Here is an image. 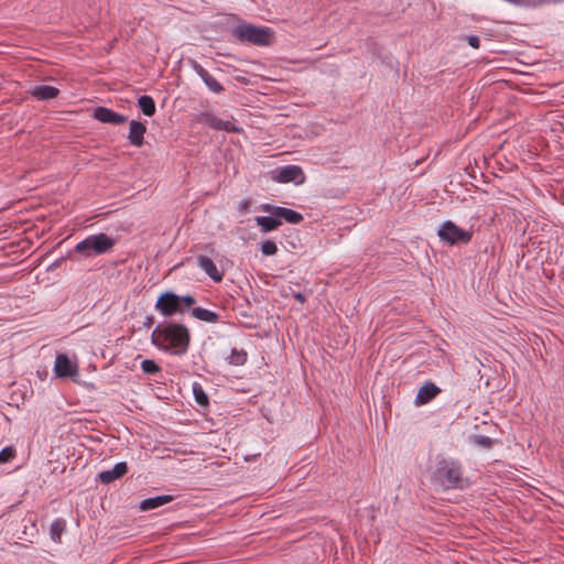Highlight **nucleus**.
Masks as SVG:
<instances>
[{
    "label": "nucleus",
    "instance_id": "15",
    "mask_svg": "<svg viewBox=\"0 0 564 564\" xmlns=\"http://www.w3.org/2000/svg\"><path fill=\"white\" fill-rule=\"evenodd\" d=\"M147 131L145 124L140 121L132 120L130 122L128 139L134 147H141L143 144L144 133Z\"/></svg>",
    "mask_w": 564,
    "mask_h": 564
},
{
    "label": "nucleus",
    "instance_id": "29",
    "mask_svg": "<svg viewBox=\"0 0 564 564\" xmlns=\"http://www.w3.org/2000/svg\"><path fill=\"white\" fill-rule=\"evenodd\" d=\"M467 42L473 48H478L480 45V40L476 35L467 36Z\"/></svg>",
    "mask_w": 564,
    "mask_h": 564
},
{
    "label": "nucleus",
    "instance_id": "2",
    "mask_svg": "<svg viewBox=\"0 0 564 564\" xmlns=\"http://www.w3.org/2000/svg\"><path fill=\"white\" fill-rule=\"evenodd\" d=\"M196 300L192 295H177L173 292H164L159 295L154 308L163 316L170 317L183 313L185 308L192 307Z\"/></svg>",
    "mask_w": 564,
    "mask_h": 564
},
{
    "label": "nucleus",
    "instance_id": "30",
    "mask_svg": "<svg viewBox=\"0 0 564 564\" xmlns=\"http://www.w3.org/2000/svg\"><path fill=\"white\" fill-rule=\"evenodd\" d=\"M294 297H295V300H296V301H299L300 303H304V302H305V296H304V294H302V293H296V294L294 295Z\"/></svg>",
    "mask_w": 564,
    "mask_h": 564
},
{
    "label": "nucleus",
    "instance_id": "19",
    "mask_svg": "<svg viewBox=\"0 0 564 564\" xmlns=\"http://www.w3.org/2000/svg\"><path fill=\"white\" fill-rule=\"evenodd\" d=\"M254 220L263 232L273 231L282 225V221L273 215L272 217L258 216Z\"/></svg>",
    "mask_w": 564,
    "mask_h": 564
},
{
    "label": "nucleus",
    "instance_id": "6",
    "mask_svg": "<svg viewBox=\"0 0 564 564\" xmlns=\"http://www.w3.org/2000/svg\"><path fill=\"white\" fill-rule=\"evenodd\" d=\"M438 237L441 240L446 241L451 245L466 243L471 239V232L458 228L453 221H445L438 230Z\"/></svg>",
    "mask_w": 564,
    "mask_h": 564
},
{
    "label": "nucleus",
    "instance_id": "16",
    "mask_svg": "<svg viewBox=\"0 0 564 564\" xmlns=\"http://www.w3.org/2000/svg\"><path fill=\"white\" fill-rule=\"evenodd\" d=\"M440 392V389L434 383H425L423 387L420 388L416 398H415V404L422 405L430 402L433 398L437 395Z\"/></svg>",
    "mask_w": 564,
    "mask_h": 564
},
{
    "label": "nucleus",
    "instance_id": "8",
    "mask_svg": "<svg viewBox=\"0 0 564 564\" xmlns=\"http://www.w3.org/2000/svg\"><path fill=\"white\" fill-rule=\"evenodd\" d=\"M196 122L207 124L212 129L227 132H240L241 129L230 120H223L210 112H200L196 116Z\"/></svg>",
    "mask_w": 564,
    "mask_h": 564
},
{
    "label": "nucleus",
    "instance_id": "14",
    "mask_svg": "<svg viewBox=\"0 0 564 564\" xmlns=\"http://www.w3.org/2000/svg\"><path fill=\"white\" fill-rule=\"evenodd\" d=\"M198 267L215 282H221L223 281V273L219 272L214 261L206 257L200 256L197 259Z\"/></svg>",
    "mask_w": 564,
    "mask_h": 564
},
{
    "label": "nucleus",
    "instance_id": "18",
    "mask_svg": "<svg viewBox=\"0 0 564 564\" xmlns=\"http://www.w3.org/2000/svg\"><path fill=\"white\" fill-rule=\"evenodd\" d=\"M59 90L48 85H39L32 88L31 94L39 100H47L57 97Z\"/></svg>",
    "mask_w": 564,
    "mask_h": 564
},
{
    "label": "nucleus",
    "instance_id": "21",
    "mask_svg": "<svg viewBox=\"0 0 564 564\" xmlns=\"http://www.w3.org/2000/svg\"><path fill=\"white\" fill-rule=\"evenodd\" d=\"M192 316L207 323H216L218 321L217 313L203 307L194 308L192 311Z\"/></svg>",
    "mask_w": 564,
    "mask_h": 564
},
{
    "label": "nucleus",
    "instance_id": "17",
    "mask_svg": "<svg viewBox=\"0 0 564 564\" xmlns=\"http://www.w3.org/2000/svg\"><path fill=\"white\" fill-rule=\"evenodd\" d=\"M173 501V496L171 495H163L152 498H147L140 502V509L142 511H148L152 509H156L163 505H166L169 502Z\"/></svg>",
    "mask_w": 564,
    "mask_h": 564
},
{
    "label": "nucleus",
    "instance_id": "9",
    "mask_svg": "<svg viewBox=\"0 0 564 564\" xmlns=\"http://www.w3.org/2000/svg\"><path fill=\"white\" fill-rule=\"evenodd\" d=\"M263 212L270 213L271 215L278 217L281 221L284 219L289 224H300L303 220L302 214L285 207L272 206L265 204L261 207Z\"/></svg>",
    "mask_w": 564,
    "mask_h": 564
},
{
    "label": "nucleus",
    "instance_id": "3",
    "mask_svg": "<svg viewBox=\"0 0 564 564\" xmlns=\"http://www.w3.org/2000/svg\"><path fill=\"white\" fill-rule=\"evenodd\" d=\"M434 480L444 489H462L464 479L460 465L453 459L441 460L435 469Z\"/></svg>",
    "mask_w": 564,
    "mask_h": 564
},
{
    "label": "nucleus",
    "instance_id": "25",
    "mask_svg": "<svg viewBox=\"0 0 564 564\" xmlns=\"http://www.w3.org/2000/svg\"><path fill=\"white\" fill-rule=\"evenodd\" d=\"M141 369L147 375H155L161 371V368L155 364V361L150 359H144L141 362Z\"/></svg>",
    "mask_w": 564,
    "mask_h": 564
},
{
    "label": "nucleus",
    "instance_id": "10",
    "mask_svg": "<svg viewBox=\"0 0 564 564\" xmlns=\"http://www.w3.org/2000/svg\"><path fill=\"white\" fill-rule=\"evenodd\" d=\"M275 180L280 183L302 184L305 180V175L302 169L297 165H286L276 171Z\"/></svg>",
    "mask_w": 564,
    "mask_h": 564
},
{
    "label": "nucleus",
    "instance_id": "11",
    "mask_svg": "<svg viewBox=\"0 0 564 564\" xmlns=\"http://www.w3.org/2000/svg\"><path fill=\"white\" fill-rule=\"evenodd\" d=\"M93 117L104 123H110L115 126L122 124L127 121L123 115L115 112L113 110L106 107H98L94 110Z\"/></svg>",
    "mask_w": 564,
    "mask_h": 564
},
{
    "label": "nucleus",
    "instance_id": "1",
    "mask_svg": "<svg viewBox=\"0 0 564 564\" xmlns=\"http://www.w3.org/2000/svg\"><path fill=\"white\" fill-rule=\"evenodd\" d=\"M191 334L183 324H159L152 332L151 343L171 355H184L189 346Z\"/></svg>",
    "mask_w": 564,
    "mask_h": 564
},
{
    "label": "nucleus",
    "instance_id": "24",
    "mask_svg": "<svg viewBox=\"0 0 564 564\" xmlns=\"http://www.w3.org/2000/svg\"><path fill=\"white\" fill-rule=\"evenodd\" d=\"M247 360V354L242 350L232 349L229 356V362L235 366L243 365Z\"/></svg>",
    "mask_w": 564,
    "mask_h": 564
},
{
    "label": "nucleus",
    "instance_id": "31",
    "mask_svg": "<svg viewBox=\"0 0 564 564\" xmlns=\"http://www.w3.org/2000/svg\"><path fill=\"white\" fill-rule=\"evenodd\" d=\"M152 324H153V317L152 316H148L145 318L144 325L150 327Z\"/></svg>",
    "mask_w": 564,
    "mask_h": 564
},
{
    "label": "nucleus",
    "instance_id": "28",
    "mask_svg": "<svg viewBox=\"0 0 564 564\" xmlns=\"http://www.w3.org/2000/svg\"><path fill=\"white\" fill-rule=\"evenodd\" d=\"M250 206H251V200L250 199H243L241 200L239 204H238V210L242 214H246L249 212L250 209Z\"/></svg>",
    "mask_w": 564,
    "mask_h": 564
},
{
    "label": "nucleus",
    "instance_id": "27",
    "mask_svg": "<svg viewBox=\"0 0 564 564\" xmlns=\"http://www.w3.org/2000/svg\"><path fill=\"white\" fill-rule=\"evenodd\" d=\"M261 251L264 256H273L278 252L276 243L272 240H265L261 243Z\"/></svg>",
    "mask_w": 564,
    "mask_h": 564
},
{
    "label": "nucleus",
    "instance_id": "13",
    "mask_svg": "<svg viewBox=\"0 0 564 564\" xmlns=\"http://www.w3.org/2000/svg\"><path fill=\"white\" fill-rule=\"evenodd\" d=\"M128 471V465L124 462L117 463L112 469L105 470L99 474V480L102 484H110L115 481L116 479L121 478L124 476Z\"/></svg>",
    "mask_w": 564,
    "mask_h": 564
},
{
    "label": "nucleus",
    "instance_id": "5",
    "mask_svg": "<svg viewBox=\"0 0 564 564\" xmlns=\"http://www.w3.org/2000/svg\"><path fill=\"white\" fill-rule=\"evenodd\" d=\"M115 243L113 238L101 232L88 236L76 245L75 250L86 257H93L109 252Z\"/></svg>",
    "mask_w": 564,
    "mask_h": 564
},
{
    "label": "nucleus",
    "instance_id": "7",
    "mask_svg": "<svg viewBox=\"0 0 564 564\" xmlns=\"http://www.w3.org/2000/svg\"><path fill=\"white\" fill-rule=\"evenodd\" d=\"M53 371L57 378H70L74 381L79 377V369L76 361L70 360L65 354H57Z\"/></svg>",
    "mask_w": 564,
    "mask_h": 564
},
{
    "label": "nucleus",
    "instance_id": "12",
    "mask_svg": "<svg viewBox=\"0 0 564 564\" xmlns=\"http://www.w3.org/2000/svg\"><path fill=\"white\" fill-rule=\"evenodd\" d=\"M194 69L210 91L215 94H220L224 91V86L214 76H212L203 66H200L199 64H195Z\"/></svg>",
    "mask_w": 564,
    "mask_h": 564
},
{
    "label": "nucleus",
    "instance_id": "26",
    "mask_svg": "<svg viewBox=\"0 0 564 564\" xmlns=\"http://www.w3.org/2000/svg\"><path fill=\"white\" fill-rule=\"evenodd\" d=\"M17 455L13 446H7L0 451V464H7L11 462Z\"/></svg>",
    "mask_w": 564,
    "mask_h": 564
},
{
    "label": "nucleus",
    "instance_id": "4",
    "mask_svg": "<svg viewBox=\"0 0 564 564\" xmlns=\"http://www.w3.org/2000/svg\"><path fill=\"white\" fill-rule=\"evenodd\" d=\"M234 34L242 42L254 45H269L273 41L274 32L268 26H254L252 24H240L234 30Z\"/></svg>",
    "mask_w": 564,
    "mask_h": 564
},
{
    "label": "nucleus",
    "instance_id": "20",
    "mask_svg": "<svg viewBox=\"0 0 564 564\" xmlns=\"http://www.w3.org/2000/svg\"><path fill=\"white\" fill-rule=\"evenodd\" d=\"M138 106L148 117H152L155 113V102L151 96L143 95L138 99Z\"/></svg>",
    "mask_w": 564,
    "mask_h": 564
},
{
    "label": "nucleus",
    "instance_id": "22",
    "mask_svg": "<svg viewBox=\"0 0 564 564\" xmlns=\"http://www.w3.org/2000/svg\"><path fill=\"white\" fill-rule=\"evenodd\" d=\"M66 522L64 519H56L52 522L50 528V534L53 541L61 542V536L65 531Z\"/></svg>",
    "mask_w": 564,
    "mask_h": 564
},
{
    "label": "nucleus",
    "instance_id": "23",
    "mask_svg": "<svg viewBox=\"0 0 564 564\" xmlns=\"http://www.w3.org/2000/svg\"><path fill=\"white\" fill-rule=\"evenodd\" d=\"M193 392H194L195 401L197 402V404H199L202 406H206L208 404V397L205 393V391L203 390L200 384L195 383L193 387Z\"/></svg>",
    "mask_w": 564,
    "mask_h": 564
}]
</instances>
